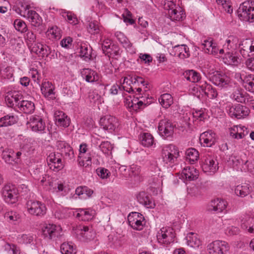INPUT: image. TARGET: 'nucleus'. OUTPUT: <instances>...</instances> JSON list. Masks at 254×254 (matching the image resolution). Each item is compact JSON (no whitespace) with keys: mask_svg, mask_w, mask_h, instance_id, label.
I'll use <instances>...</instances> for the list:
<instances>
[{"mask_svg":"<svg viewBox=\"0 0 254 254\" xmlns=\"http://www.w3.org/2000/svg\"><path fill=\"white\" fill-rule=\"evenodd\" d=\"M230 136L236 139L244 138L249 133L248 128L242 125H235L229 128Z\"/></svg>","mask_w":254,"mask_h":254,"instance_id":"obj_29","label":"nucleus"},{"mask_svg":"<svg viewBox=\"0 0 254 254\" xmlns=\"http://www.w3.org/2000/svg\"><path fill=\"white\" fill-rule=\"evenodd\" d=\"M99 124L104 129L110 133H116L119 131V121L115 117L105 116L100 119Z\"/></svg>","mask_w":254,"mask_h":254,"instance_id":"obj_11","label":"nucleus"},{"mask_svg":"<svg viewBox=\"0 0 254 254\" xmlns=\"http://www.w3.org/2000/svg\"><path fill=\"white\" fill-rule=\"evenodd\" d=\"M183 75L185 78L189 81L192 83H199L201 80V75L200 73L194 70H188L185 71Z\"/></svg>","mask_w":254,"mask_h":254,"instance_id":"obj_50","label":"nucleus"},{"mask_svg":"<svg viewBox=\"0 0 254 254\" xmlns=\"http://www.w3.org/2000/svg\"><path fill=\"white\" fill-rule=\"evenodd\" d=\"M55 124L59 127H67L70 124L69 118L63 111H56L54 114Z\"/></svg>","mask_w":254,"mask_h":254,"instance_id":"obj_38","label":"nucleus"},{"mask_svg":"<svg viewBox=\"0 0 254 254\" xmlns=\"http://www.w3.org/2000/svg\"><path fill=\"white\" fill-rule=\"evenodd\" d=\"M156 237L159 243L168 245L174 242L175 233L172 228L164 227L158 231Z\"/></svg>","mask_w":254,"mask_h":254,"instance_id":"obj_13","label":"nucleus"},{"mask_svg":"<svg viewBox=\"0 0 254 254\" xmlns=\"http://www.w3.org/2000/svg\"><path fill=\"white\" fill-rule=\"evenodd\" d=\"M241 229L249 233H254V219L250 214H246L240 218Z\"/></svg>","mask_w":254,"mask_h":254,"instance_id":"obj_31","label":"nucleus"},{"mask_svg":"<svg viewBox=\"0 0 254 254\" xmlns=\"http://www.w3.org/2000/svg\"><path fill=\"white\" fill-rule=\"evenodd\" d=\"M228 203L225 200L217 198L212 200L207 206V210L210 212H222L226 211Z\"/></svg>","mask_w":254,"mask_h":254,"instance_id":"obj_28","label":"nucleus"},{"mask_svg":"<svg viewBox=\"0 0 254 254\" xmlns=\"http://www.w3.org/2000/svg\"><path fill=\"white\" fill-rule=\"evenodd\" d=\"M96 215V211L92 208L74 209V217L82 221H89Z\"/></svg>","mask_w":254,"mask_h":254,"instance_id":"obj_23","label":"nucleus"},{"mask_svg":"<svg viewBox=\"0 0 254 254\" xmlns=\"http://www.w3.org/2000/svg\"><path fill=\"white\" fill-rule=\"evenodd\" d=\"M161 156L163 162L165 164L172 165L176 162L180 156L179 148L172 144L163 145Z\"/></svg>","mask_w":254,"mask_h":254,"instance_id":"obj_3","label":"nucleus"},{"mask_svg":"<svg viewBox=\"0 0 254 254\" xmlns=\"http://www.w3.org/2000/svg\"><path fill=\"white\" fill-rule=\"evenodd\" d=\"M77 161L79 166L81 167L86 168L91 165V153L86 143H81L79 146Z\"/></svg>","mask_w":254,"mask_h":254,"instance_id":"obj_15","label":"nucleus"},{"mask_svg":"<svg viewBox=\"0 0 254 254\" xmlns=\"http://www.w3.org/2000/svg\"><path fill=\"white\" fill-rule=\"evenodd\" d=\"M31 8V6L29 2L20 0L16 1L12 9L17 14L24 17L26 14L27 15L28 11H29Z\"/></svg>","mask_w":254,"mask_h":254,"instance_id":"obj_35","label":"nucleus"},{"mask_svg":"<svg viewBox=\"0 0 254 254\" xmlns=\"http://www.w3.org/2000/svg\"><path fill=\"white\" fill-rule=\"evenodd\" d=\"M60 250L62 254H75L76 253V246L72 242L63 243Z\"/></svg>","mask_w":254,"mask_h":254,"instance_id":"obj_56","label":"nucleus"},{"mask_svg":"<svg viewBox=\"0 0 254 254\" xmlns=\"http://www.w3.org/2000/svg\"><path fill=\"white\" fill-rule=\"evenodd\" d=\"M170 54L181 59L187 58L190 55L189 49L186 45L175 46L173 48Z\"/></svg>","mask_w":254,"mask_h":254,"instance_id":"obj_36","label":"nucleus"},{"mask_svg":"<svg viewBox=\"0 0 254 254\" xmlns=\"http://www.w3.org/2000/svg\"><path fill=\"white\" fill-rule=\"evenodd\" d=\"M138 202L148 208H152L154 207V203L144 191L139 192L137 195Z\"/></svg>","mask_w":254,"mask_h":254,"instance_id":"obj_49","label":"nucleus"},{"mask_svg":"<svg viewBox=\"0 0 254 254\" xmlns=\"http://www.w3.org/2000/svg\"><path fill=\"white\" fill-rule=\"evenodd\" d=\"M43 237L50 240H56L62 235V228L60 225L52 223H45L41 228Z\"/></svg>","mask_w":254,"mask_h":254,"instance_id":"obj_9","label":"nucleus"},{"mask_svg":"<svg viewBox=\"0 0 254 254\" xmlns=\"http://www.w3.org/2000/svg\"><path fill=\"white\" fill-rule=\"evenodd\" d=\"M247 93L242 89H238L234 91L231 95V98L240 103H245L248 99Z\"/></svg>","mask_w":254,"mask_h":254,"instance_id":"obj_54","label":"nucleus"},{"mask_svg":"<svg viewBox=\"0 0 254 254\" xmlns=\"http://www.w3.org/2000/svg\"><path fill=\"white\" fill-rule=\"evenodd\" d=\"M248 162L246 154L242 153L239 156L232 155L228 161V164L236 170L241 169L244 171V166Z\"/></svg>","mask_w":254,"mask_h":254,"instance_id":"obj_25","label":"nucleus"},{"mask_svg":"<svg viewBox=\"0 0 254 254\" xmlns=\"http://www.w3.org/2000/svg\"><path fill=\"white\" fill-rule=\"evenodd\" d=\"M226 53L222 58L225 64L229 65L236 66L241 63V59L236 53L225 51Z\"/></svg>","mask_w":254,"mask_h":254,"instance_id":"obj_37","label":"nucleus"},{"mask_svg":"<svg viewBox=\"0 0 254 254\" xmlns=\"http://www.w3.org/2000/svg\"><path fill=\"white\" fill-rule=\"evenodd\" d=\"M205 87L204 88V96H207L210 99H214L217 96V92L215 88L205 81L203 83Z\"/></svg>","mask_w":254,"mask_h":254,"instance_id":"obj_61","label":"nucleus"},{"mask_svg":"<svg viewBox=\"0 0 254 254\" xmlns=\"http://www.w3.org/2000/svg\"><path fill=\"white\" fill-rule=\"evenodd\" d=\"M81 76L86 82L90 83H98L101 79V75L96 70L89 68L82 69Z\"/></svg>","mask_w":254,"mask_h":254,"instance_id":"obj_26","label":"nucleus"},{"mask_svg":"<svg viewBox=\"0 0 254 254\" xmlns=\"http://www.w3.org/2000/svg\"><path fill=\"white\" fill-rule=\"evenodd\" d=\"M139 140L142 145L146 147H155L156 143L153 136L150 133L143 132L140 134Z\"/></svg>","mask_w":254,"mask_h":254,"instance_id":"obj_46","label":"nucleus"},{"mask_svg":"<svg viewBox=\"0 0 254 254\" xmlns=\"http://www.w3.org/2000/svg\"><path fill=\"white\" fill-rule=\"evenodd\" d=\"M201 168L204 173L208 175L214 174L219 168L218 161L214 157L206 156L202 163Z\"/></svg>","mask_w":254,"mask_h":254,"instance_id":"obj_20","label":"nucleus"},{"mask_svg":"<svg viewBox=\"0 0 254 254\" xmlns=\"http://www.w3.org/2000/svg\"><path fill=\"white\" fill-rule=\"evenodd\" d=\"M204 81H200L199 84L194 86L190 89V93L193 95L198 98H202L204 96V88L205 87L203 83Z\"/></svg>","mask_w":254,"mask_h":254,"instance_id":"obj_58","label":"nucleus"},{"mask_svg":"<svg viewBox=\"0 0 254 254\" xmlns=\"http://www.w3.org/2000/svg\"><path fill=\"white\" fill-rule=\"evenodd\" d=\"M3 249L6 254H20V249L19 247L13 244L5 243Z\"/></svg>","mask_w":254,"mask_h":254,"instance_id":"obj_62","label":"nucleus"},{"mask_svg":"<svg viewBox=\"0 0 254 254\" xmlns=\"http://www.w3.org/2000/svg\"><path fill=\"white\" fill-rule=\"evenodd\" d=\"M10 48L15 52H19L24 45V43L21 37H13L9 40Z\"/></svg>","mask_w":254,"mask_h":254,"instance_id":"obj_55","label":"nucleus"},{"mask_svg":"<svg viewBox=\"0 0 254 254\" xmlns=\"http://www.w3.org/2000/svg\"><path fill=\"white\" fill-rule=\"evenodd\" d=\"M72 233L77 239L83 242H89L94 239L95 233L87 226L79 225L73 226Z\"/></svg>","mask_w":254,"mask_h":254,"instance_id":"obj_8","label":"nucleus"},{"mask_svg":"<svg viewBox=\"0 0 254 254\" xmlns=\"http://www.w3.org/2000/svg\"><path fill=\"white\" fill-rule=\"evenodd\" d=\"M246 89L251 92H254V75L249 74L246 76L244 85Z\"/></svg>","mask_w":254,"mask_h":254,"instance_id":"obj_64","label":"nucleus"},{"mask_svg":"<svg viewBox=\"0 0 254 254\" xmlns=\"http://www.w3.org/2000/svg\"><path fill=\"white\" fill-rule=\"evenodd\" d=\"M28 127L33 132L43 134L46 132V126L45 122L41 117L31 116L27 123Z\"/></svg>","mask_w":254,"mask_h":254,"instance_id":"obj_12","label":"nucleus"},{"mask_svg":"<svg viewBox=\"0 0 254 254\" xmlns=\"http://www.w3.org/2000/svg\"><path fill=\"white\" fill-rule=\"evenodd\" d=\"M136 83L141 84L144 87V90L146 91L145 89L147 88L148 84L141 77L130 75L121 79L120 84H114L110 89V94L113 95H117L119 91L122 90L129 93H135V97H132L129 95L125 98V105L130 112L137 111L148 103L147 101L148 95L142 93L141 87H133Z\"/></svg>","mask_w":254,"mask_h":254,"instance_id":"obj_1","label":"nucleus"},{"mask_svg":"<svg viewBox=\"0 0 254 254\" xmlns=\"http://www.w3.org/2000/svg\"><path fill=\"white\" fill-rule=\"evenodd\" d=\"M80 56L84 58L86 61H89L91 58V48L86 43H82L80 45Z\"/></svg>","mask_w":254,"mask_h":254,"instance_id":"obj_60","label":"nucleus"},{"mask_svg":"<svg viewBox=\"0 0 254 254\" xmlns=\"http://www.w3.org/2000/svg\"><path fill=\"white\" fill-rule=\"evenodd\" d=\"M47 162L50 168L55 171L63 168V163L60 155L55 153H51L47 158Z\"/></svg>","mask_w":254,"mask_h":254,"instance_id":"obj_34","label":"nucleus"},{"mask_svg":"<svg viewBox=\"0 0 254 254\" xmlns=\"http://www.w3.org/2000/svg\"><path fill=\"white\" fill-rule=\"evenodd\" d=\"M54 215L58 219H66L74 216V209L59 206L54 211Z\"/></svg>","mask_w":254,"mask_h":254,"instance_id":"obj_39","label":"nucleus"},{"mask_svg":"<svg viewBox=\"0 0 254 254\" xmlns=\"http://www.w3.org/2000/svg\"><path fill=\"white\" fill-rule=\"evenodd\" d=\"M1 195L4 201L8 204H14L18 200V190L14 185L10 184H7L3 187Z\"/></svg>","mask_w":254,"mask_h":254,"instance_id":"obj_7","label":"nucleus"},{"mask_svg":"<svg viewBox=\"0 0 254 254\" xmlns=\"http://www.w3.org/2000/svg\"><path fill=\"white\" fill-rule=\"evenodd\" d=\"M33 141L31 138H25L23 143H20V150L14 152V164H18L20 159L31 154L34 150Z\"/></svg>","mask_w":254,"mask_h":254,"instance_id":"obj_10","label":"nucleus"},{"mask_svg":"<svg viewBox=\"0 0 254 254\" xmlns=\"http://www.w3.org/2000/svg\"><path fill=\"white\" fill-rule=\"evenodd\" d=\"M167 14L172 21H180L185 17L184 10L179 6H176L174 8L168 11Z\"/></svg>","mask_w":254,"mask_h":254,"instance_id":"obj_43","label":"nucleus"},{"mask_svg":"<svg viewBox=\"0 0 254 254\" xmlns=\"http://www.w3.org/2000/svg\"><path fill=\"white\" fill-rule=\"evenodd\" d=\"M239 49L240 54L244 58L254 56V40L246 39L240 42Z\"/></svg>","mask_w":254,"mask_h":254,"instance_id":"obj_18","label":"nucleus"},{"mask_svg":"<svg viewBox=\"0 0 254 254\" xmlns=\"http://www.w3.org/2000/svg\"><path fill=\"white\" fill-rule=\"evenodd\" d=\"M29 49L32 54H35L39 58H46L50 53V47L41 42L35 43Z\"/></svg>","mask_w":254,"mask_h":254,"instance_id":"obj_22","label":"nucleus"},{"mask_svg":"<svg viewBox=\"0 0 254 254\" xmlns=\"http://www.w3.org/2000/svg\"><path fill=\"white\" fill-rule=\"evenodd\" d=\"M174 126L166 120L160 121L158 126V132L160 136L165 139L172 137L174 133Z\"/></svg>","mask_w":254,"mask_h":254,"instance_id":"obj_21","label":"nucleus"},{"mask_svg":"<svg viewBox=\"0 0 254 254\" xmlns=\"http://www.w3.org/2000/svg\"><path fill=\"white\" fill-rule=\"evenodd\" d=\"M18 118L16 116L7 115L0 118V127L12 126L17 123Z\"/></svg>","mask_w":254,"mask_h":254,"instance_id":"obj_52","label":"nucleus"},{"mask_svg":"<svg viewBox=\"0 0 254 254\" xmlns=\"http://www.w3.org/2000/svg\"><path fill=\"white\" fill-rule=\"evenodd\" d=\"M158 100L161 106L165 108H169L173 103V97L169 93L162 94L159 98Z\"/></svg>","mask_w":254,"mask_h":254,"instance_id":"obj_59","label":"nucleus"},{"mask_svg":"<svg viewBox=\"0 0 254 254\" xmlns=\"http://www.w3.org/2000/svg\"><path fill=\"white\" fill-rule=\"evenodd\" d=\"M237 14L239 18L242 21L254 22V7L249 1H246L240 4Z\"/></svg>","mask_w":254,"mask_h":254,"instance_id":"obj_6","label":"nucleus"},{"mask_svg":"<svg viewBox=\"0 0 254 254\" xmlns=\"http://www.w3.org/2000/svg\"><path fill=\"white\" fill-rule=\"evenodd\" d=\"M240 42L237 37L234 36H230L228 37L224 44L223 48L220 49L219 51V55L223 54L225 51L230 49H235L239 46Z\"/></svg>","mask_w":254,"mask_h":254,"instance_id":"obj_41","label":"nucleus"},{"mask_svg":"<svg viewBox=\"0 0 254 254\" xmlns=\"http://www.w3.org/2000/svg\"><path fill=\"white\" fill-rule=\"evenodd\" d=\"M199 176V171L193 167H187L183 169L180 175L184 181H191L197 179Z\"/></svg>","mask_w":254,"mask_h":254,"instance_id":"obj_32","label":"nucleus"},{"mask_svg":"<svg viewBox=\"0 0 254 254\" xmlns=\"http://www.w3.org/2000/svg\"><path fill=\"white\" fill-rule=\"evenodd\" d=\"M26 208L28 214L39 217L45 216L47 210V207L43 202L32 199L27 201Z\"/></svg>","mask_w":254,"mask_h":254,"instance_id":"obj_5","label":"nucleus"},{"mask_svg":"<svg viewBox=\"0 0 254 254\" xmlns=\"http://www.w3.org/2000/svg\"><path fill=\"white\" fill-rule=\"evenodd\" d=\"M186 156L187 160L192 164L196 163L199 158L198 151L194 148H190L187 149Z\"/></svg>","mask_w":254,"mask_h":254,"instance_id":"obj_51","label":"nucleus"},{"mask_svg":"<svg viewBox=\"0 0 254 254\" xmlns=\"http://www.w3.org/2000/svg\"><path fill=\"white\" fill-rule=\"evenodd\" d=\"M183 118L186 124L189 127L191 123L196 121L204 122L209 118V115L206 109L201 108L186 112Z\"/></svg>","mask_w":254,"mask_h":254,"instance_id":"obj_4","label":"nucleus"},{"mask_svg":"<svg viewBox=\"0 0 254 254\" xmlns=\"http://www.w3.org/2000/svg\"><path fill=\"white\" fill-rule=\"evenodd\" d=\"M22 97V95L21 91L11 89L7 92L5 101L8 107L16 109Z\"/></svg>","mask_w":254,"mask_h":254,"instance_id":"obj_19","label":"nucleus"},{"mask_svg":"<svg viewBox=\"0 0 254 254\" xmlns=\"http://www.w3.org/2000/svg\"><path fill=\"white\" fill-rule=\"evenodd\" d=\"M199 141L204 147H211L216 141V134L211 130L203 132L200 135Z\"/></svg>","mask_w":254,"mask_h":254,"instance_id":"obj_30","label":"nucleus"},{"mask_svg":"<svg viewBox=\"0 0 254 254\" xmlns=\"http://www.w3.org/2000/svg\"><path fill=\"white\" fill-rule=\"evenodd\" d=\"M252 191V188L250 184L242 183L236 186L234 191L235 194L240 197H244L248 195Z\"/></svg>","mask_w":254,"mask_h":254,"instance_id":"obj_47","label":"nucleus"},{"mask_svg":"<svg viewBox=\"0 0 254 254\" xmlns=\"http://www.w3.org/2000/svg\"><path fill=\"white\" fill-rule=\"evenodd\" d=\"M26 18L31 25L34 27H39L43 22L42 17L35 10H30L28 11L27 15L24 17Z\"/></svg>","mask_w":254,"mask_h":254,"instance_id":"obj_42","label":"nucleus"},{"mask_svg":"<svg viewBox=\"0 0 254 254\" xmlns=\"http://www.w3.org/2000/svg\"><path fill=\"white\" fill-rule=\"evenodd\" d=\"M40 184L49 191L59 196H65L69 191V189L64 182L54 180L49 176L45 175L40 178Z\"/></svg>","mask_w":254,"mask_h":254,"instance_id":"obj_2","label":"nucleus"},{"mask_svg":"<svg viewBox=\"0 0 254 254\" xmlns=\"http://www.w3.org/2000/svg\"><path fill=\"white\" fill-rule=\"evenodd\" d=\"M46 37L51 41L59 40L62 36L61 29L56 25H52L48 27L46 32Z\"/></svg>","mask_w":254,"mask_h":254,"instance_id":"obj_40","label":"nucleus"},{"mask_svg":"<svg viewBox=\"0 0 254 254\" xmlns=\"http://www.w3.org/2000/svg\"><path fill=\"white\" fill-rule=\"evenodd\" d=\"M16 109L25 114H32L35 110V104L31 101L22 100Z\"/></svg>","mask_w":254,"mask_h":254,"instance_id":"obj_44","label":"nucleus"},{"mask_svg":"<svg viewBox=\"0 0 254 254\" xmlns=\"http://www.w3.org/2000/svg\"><path fill=\"white\" fill-rule=\"evenodd\" d=\"M1 157L5 163L9 164H14V152L9 148H5L2 151Z\"/></svg>","mask_w":254,"mask_h":254,"instance_id":"obj_57","label":"nucleus"},{"mask_svg":"<svg viewBox=\"0 0 254 254\" xmlns=\"http://www.w3.org/2000/svg\"><path fill=\"white\" fill-rule=\"evenodd\" d=\"M201 48L208 54L215 56L219 55L220 49L216 43L213 42L212 38H204L201 40Z\"/></svg>","mask_w":254,"mask_h":254,"instance_id":"obj_24","label":"nucleus"},{"mask_svg":"<svg viewBox=\"0 0 254 254\" xmlns=\"http://www.w3.org/2000/svg\"><path fill=\"white\" fill-rule=\"evenodd\" d=\"M15 30L21 33L26 32L28 30L26 23L20 19H16L13 22Z\"/></svg>","mask_w":254,"mask_h":254,"instance_id":"obj_63","label":"nucleus"},{"mask_svg":"<svg viewBox=\"0 0 254 254\" xmlns=\"http://www.w3.org/2000/svg\"><path fill=\"white\" fill-rule=\"evenodd\" d=\"M187 245L193 248H198L202 245V242L197 234L190 233L186 236Z\"/></svg>","mask_w":254,"mask_h":254,"instance_id":"obj_48","label":"nucleus"},{"mask_svg":"<svg viewBox=\"0 0 254 254\" xmlns=\"http://www.w3.org/2000/svg\"><path fill=\"white\" fill-rule=\"evenodd\" d=\"M129 226L136 230H141L145 225V221L143 216L136 212L130 213L127 216Z\"/></svg>","mask_w":254,"mask_h":254,"instance_id":"obj_16","label":"nucleus"},{"mask_svg":"<svg viewBox=\"0 0 254 254\" xmlns=\"http://www.w3.org/2000/svg\"><path fill=\"white\" fill-rule=\"evenodd\" d=\"M41 91L44 96L48 100L56 98L55 86L49 81H44L41 85Z\"/></svg>","mask_w":254,"mask_h":254,"instance_id":"obj_33","label":"nucleus"},{"mask_svg":"<svg viewBox=\"0 0 254 254\" xmlns=\"http://www.w3.org/2000/svg\"><path fill=\"white\" fill-rule=\"evenodd\" d=\"M229 244L225 241L215 240L208 244V254H226L229 250Z\"/></svg>","mask_w":254,"mask_h":254,"instance_id":"obj_14","label":"nucleus"},{"mask_svg":"<svg viewBox=\"0 0 254 254\" xmlns=\"http://www.w3.org/2000/svg\"><path fill=\"white\" fill-rule=\"evenodd\" d=\"M227 108V112L231 118L243 119L247 117L250 114L248 108L243 105L239 104L229 106Z\"/></svg>","mask_w":254,"mask_h":254,"instance_id":"obj_17","label":"nucleus"},{"mask_svg":"<svg viewBox=\"0 0 254 254\" xmlns=\"http://www.w3.org/2000/svg\"><path fill=\"white\" fill-rule=\"evenodd\" d=\"M0 76L9 81H13L14 69L12 67L7 65H2L0 67Z\"/></svg>","mask_w":254,"mask_h":254,"instance_id":"obj_45","label":"nucleus"},{"mask_svg":"<svg viewBox=\"0 0 254 254\" xmlns=\"http://www.w3.org/2000/svg\"><path fill=\"white\" fill-rule=\"evenodd\" d=\"M210 81L215 85L221 87H226L231 84L230 77L226 74L220 72H216V74L211 76Z\"/></svg>","mask_w":254,"mask_h":254,"instance_id":"obj_27","label":"nucleus"},{"mask_svg":"<svg viewBox=\"0 0 254 254\" xmlns=\"http://www.w3.org/2000/svg\"><path fill=\"white\" fill-rule=\"evenodd\" d=\"M4 217L9 223L16 224L20 221L21 217L17 212L14 210H10L4 213Z\"/></svg>","mask_w":254,"mask_h":254,"instance_id":"obj_53","label":"nucleus"}]
</instances>
